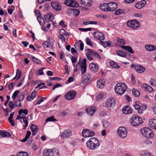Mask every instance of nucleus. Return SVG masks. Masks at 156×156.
<instances>
[{
  "instance_id": "28",
  "label": "nucleus",
  "mask_w": 156,
  "mask_h": 156,
  "mask_svg": "<svg viewBox=\"0 0 156 156\" xmlns=\"http://www.w3.org/2000/svg\"><path fill=\"white\" fill-rule=\"evenodd\" d=\"M36 91L35 90H34L32 92L31 94V96H30L29 95L27 96V100L28 101H31V99L33 100L34 99V98L36 96Z\"/></svg>"
},
{
  "instance_id": "18",
  "label": "nucleus",
  "mask_w": 156,
  "mask_h": 156,
  "mask_svg": "<svg viewBox=\"0 0 156 156\" xmlns=\"http://www.w3.org/2000/svg\"><path fill=\"white\" fill-rule=\"evenodd\" d=\"M89 67L91 70L94 73L97 72L98 69V67L97 64L93 62L89 65Z\"/></svg>"
},
{
  "instance_id": "47",
  "label": "nucleus",
  "mask_w": 156,
  "mask_h": 156,
  "mask_svg": "<svg viewBox=\"0 0 156 156\" xmlns=\"http://www.w3.org/2000/svg\"><path fill=\"white\" fill-rule=\"evenodd\" d=\"M110 64L112 67L113 68H120V66L113 61L111 62H110Z\"/></svg>"
},
{
  "instance_id": "54",
  "label": "nucleus",
  "mask_w": 156,
  "mask_h": 156,
  "mask_svg": "<svg viewBox=\"0 0 156 156\" xmlns=\"http://www.w3.org/2000/svg\"><path fill=\"white\" fill-rule=\"evenodd\" d=\"M150 84L153 86H156V81L154 79H151L150 80Z\"/></svg>"
},
{
  "instance_id": "32",
  "label": "nucleus",
  "mask_w": 156,
  "mask_h": 156,
  "mask_svg": "<svg viewBox=\"0 0 156 156\" xmlns=\"http://www.w3.org/2000/svg\"><path fill=\"white\" fill-rule=\"evenodd\" d=\"M121 47L127 51H128L130 53L132 54L134 53V52L133 51V49L132 48L129 46H122Z\"/></svg>"
},
{
  "instance_id": "41",
  "label": "nucleus",
  "mask_w": 156,
  "mask_h": 156,
  "mask_svg": "<svg viewBox=\"0 0 156 156\" xmlns=\"http://www.w3.org/2000/svg\"><path fill=\"white\" fill-rule=\"evenodd\" d=\"M133 94L136 97H138L140 96V93L139 91L135 88L133 89L132 90Z\"/></svg>"
},
{
  "instance_id": "2",
  "label": "nucleus",
  "mask_w": 156,
  "mask_h": 156,
  "mask_svg": "<svg viewBox=\"0 0 156 156\" xmlns=\"http://www.w3.org/2000/svg\"><path fill=\"white\" fill-rule=\"evenodd\" d=\"M127 88L126 85L124 83H117L115 87L116 93L121 95L126 91Z\"/></svg>"
},
{
  "instance_id": "48",
  "label": "nucleus",
  "mask_w": 156,
  "mask_h": 156,
  "mask_svg": "<svg viewBox=\"0 0 156 156\" xmlns=\"http://www.w3.org/2000/svg\"><path fill=\"white\" fill-rule=\"evenodd\" d=\"M17 156H28V154L27 152L20 151L17 153Z\"/></svg>"
},
{
  "instance_id": "27",
  "label": "nucleus",
  "mask_w": 156,
  "mask_h": 156,
  "mask_svg": "<svg viewBox=\"0 0 156 156\" xmlns=\"http://www.w3.org/2000/svg\"><path fill=\"white\" fill-rule=\"evenodd\" d=\"M145 48L149 51H152L156 50V47L154 45L147 44L145 45Z\"/></svg>"
},
{
  "instance_id": "43",
  "label": "nucleus",
  "mask_w": 156,
  "mask_h": 156,
  "mask_svg": "<svg viewBox=\"0 0 156 156\" xmlns=\"http://www.w3.org/2000/svg\"><path fill=\"white\" fill-rule=\"evenodd\" d=\"M45 83H41L40 84H38L35 88V89L38 88L39 90L45 88L47 87L46 86H42V85H44Z\"/></svg>"
},
{
  "instance_id": "49",
  "label": "nucleus",
  "mask_w": 156,
  "mask_h": 156,
  "mask_svg": "<svg viewBox=\"0 0 156 156\" xmlns=\"http://www.w3.org/2000/svg\"><path fill=\"white\" fill-rule=\"evenodd\" d=\"M71 10L73 11L74 14V15L76 16H77L79 15L80 11L79 9L74 8H72Z\"/></svg>"
},
{
  "instance_id": "25",
  "label": "nucleus",
  "mask_w": 156,
  "mask_h": 156,
  "mask_svg": "<svg viewBox=\"0 0 156 156\" xmlns=\"http://www.w3.org/2000/svg\"><path fill=\"white\" fill-rule=\"evenodd\" d=\"M91 77L90 75L86 73L83 76L82 82L83 83H87L90 80Z\"/></svg>"
},
{
  "instance_id": "58",
  "label": "nucleus",
  "mask_w": 156,
  "mask_h": 156,
  "mask_svg": "<svg viewBox=\"0 0 156 156\" xmlns=\"http://www.w3.org/2000/svg\"><path fill=\"white\" fill-rule=\"evenodd\" d=\"M87 56V59L89 60H92L93 58L91 57L90 56L91 55V54L89 53V51H88L86 53Z\"/></svg>"
},
{
  "instance_id": "53",
  "label": "nucleus",
  "mask_w": 156,
  "mask_h": 156,
  "mask_svg": "<svg viewBox=\"0 0 156 156\" xmlns=\"http://www.w3.org/2000/svg\"><path fill=\"white\" fill-rule=\"evenodd\" d=\"M91 42V41L88 37H87L86 38V42L87 45L90 46H92L93 45Z\"/></svg>"
},
{
  "instance_id": "8",
  "label": "nucleus",
  "mask_w": 156,
  "mask_h": 156,
  "mask_svg": "<svg viewBox=\"0 0 156 156\" xmlns=\"http://www.w3.org/2000/svg\"><path fill=\"white\" fill-rule=\"evenodd\" d=\"M95 135L94 131L87 129H83L82 132V135L84 137L93 136Z\"/></svg>"
},
{
  "instance_id": "50",
  "label": "nucleus",
  "mask_w": 156,
  "mask_h": 156,
  "mask_svg": "<svg viewBox=\"0 0 156 156\" xmlns=\"http://www.w3.org/2000/svg\"><path fill=\"white\" fill-rule=\"evenodd\" d=\"M21 71L19 69H17L16 70V76L18 77L17 78L16 80H18L20 78L21 75Z\"/></svg>"
},
{
  "instance_id": "63",
  "label": "nucleus",
  "mask_w": 156,
  "mask_h": 156,
  "mask_svg": "<svg viewBox=\"0 0 156 156\" xmlns=\"http://www.w3.org/2000/svg\"><path fill=\"white\" fill-rule=\"evenodd\" d=\"M9 22H7L6 23L4 24H3V27L4 29L5 30H8V27H7V25L9 24Z\"/></svg>"
},
{
  "instance_id": "12",
  "label": "nucleus",
  "mask_w": 156,
  "mask_h": 156,
  "mask_svg": "<svg viewBox=\"0 0 156 156\" xmlns=\"http://www.w3.org/2000/svg\"><path fill=\"white\" fill-rule=\"evenodd\" d=\"M122 113L125 114H130L133 112L132 109L128 105L124 106L122 109Z\"/></svg>"
},
{
  "instance_id": "46",
  "label": "nucleus",
  "mask_w": 156,
  "mask_h": 156,
  "mask_svg": "<svg viewBox=\"0 0 156 156\" xmlns=\"http://www.w3.org/2000/svg\"><path fill=\"white\" fill-rule=\"evenodd\" d=\"M142 156H153L151 154L146 151H143L141 152Z\"/></svg>"
},
{
  "instance_id": "19",
  "label": "nucleus",
  "mask_w": 156,
  "mask_h": 156,
  "mask_svg": "<svg viewBox=\"0 0 156 156\" xmlns=\"http://www.w3.org/2000/svg\"><path fill=\"white\" fill-rule=\"evenodd\" d=\"M149 124L150 127L156 130V119H149Z\"/></svg>"
},
{
  "instance_id": "55",
  "label": "nucleus",
  "mask_w": 156,
  "mask_h": 156,
  "mask_svg": "<svg viewBox=\"0 0 156 156\" xmlns=\"http://www.w3.org/2000/svg\"><path fill=\"white\" fill-rule=\"evenodd\" d=\"M104 96V94L103 93H100L97 96L96 98V100L97 101L99 100L100 99L102 98Z\"/></svg>"
},
{
  "instance_id": "52",
  "label": "nucleus",
  "mask_w": 156,
  "mask_h": 156,
  "mask_svg": "<svg viewBox=\"0 0 156 156\" xmlns=\"http://www.w3.org/2000/svg\"><path fill=\"white\" fill-rule=\"evenodd\" d=\"M19 93L20 91L19 90H17L14 92L12 96V98L13 100H14L16 98L17 94Z\"/></svg>"
},
{
  "instance_id": "3",
  "label": "nucleus",
  "mask_w": 156,
  "mask_h": 156,
  "mask_svg": "<svg viewBox=\"0 0 156 156\" xmlns=\"http://www.w3.org/2000/svg\"><path fill=\"white\" fill-rule=\"evenodd\" d=\"M140 131L142 135L147 138H152L154 136L153 132L149 127L142 128L141 129Z\"/></svg>"
},
{
  "instance_id": "1",
  "label": "nucleus",
  "mask_w": 156,
  "mask_h": 156,
  "mask_svg": "<svg viewBox=\"0 0 156 156\" xmlns=\"http://www.w3.org/2000/svg\"><path fill=\"white\" fill-rule=\"evenodd\" d=\"M87 147L90 149L94 150L97 148L100 145L98 139L95 137L90 138L86 143Z\"/></svg>"
},
{
  "instance_id": "24",
  "label": "nucleus",
  "mask_w": 156,
  "mask_h": 156,
  "mask_svg": "<svg viewBox=\"0 0 156 156\" xmlns=\"http://www.w3.org/2000/svg\"><path fill=\"white\" fill-rule=\"evenodd\" d=\"M135 70L139 73H142L144 72L145 70L144 67L139 65H136Z\"/></svg>"
},
{
  "instance_id": "34",
  "label": "nucleus",
  "mask_w": 156,
  "mask_h": 156,
  "mask_svg": "<svg viewBox=\"0 0 156 156\" xmlns=\"http://www.w3.org/2000/svg\"><path fill=\"white\" fill-rule=\"evenodd\" d=\"M143 87L146 90L148 91L149 92H151L153 91V88L148 84H144L143 85Z\"/></svg>"
},
{
  "instance_id": "56",
  "label": "nucleus",
  "mask_w": 156,
  "mask_h": 156,
  "mask_svg": "<svg viewBox=\"0 0 156 156\" xmlns=\"http://www.w3.org/2000/svg\"><path fill=\"white\" fill-rule=\"evenodd\" d=\"M58 38L61 40L62 42H65L66 38L63 35H59L58 37Z\"/></svg>"
},
{
  "instance_id": "33",
  "label": "nucleus",
  "mask_w": 156,
  "mask_h": 156,
  "mask_svg": "<svg viewBox=\"0 0 156 156\" xmlns=\"http://www.w3.org/2000/svg\"><path fill=\"white\" fill-rule=\"evenodd\" d=\"M1 135L3 137H10L11 136L10 134L8 132H5L2 130H0V136Z\"/></svg>"
},
{
  "instance_id": "42",
  "label": "nucleus",
  "mask_w": 156,
  "mask_h": 156,
  "mask_svg": "<svg viewBox=\"0 0 156 156\" xmlns=\"http://www.w3.org/2000/svg\"><path fill=\"white\" fill-rule=\"evenodd\" d=\"M116 53L117 55L122 57H125L126 56V54L124 52L122 51L118 50L116 51Z\"/></svg>"
},
{
  "instance_id": "60",
  "label": "nucleus",
  "mask_w": 156,
  "mask_h": 156,
  "mask_svg": "<svg viewBox=\"0 0 156 156\" xmlns=\"http://www.w3.org/2000/svg\"><path fill=\"white\" fill-rule=\"evenodd\" d=\"M23 122L25 123V125H23V127L24 129H26V127L28 126V122L27 120L26 119H25L23 120Z\"/></svg>"
},
{
  "instance_id": "30",
  "label": "nucleus",
  "mask_w": 156,
  "mask_h": 156,
  "mask_svg": "<svg viewBox=\"0 0 156 156\" xmlns=\"http://www.w3.org/2000/svg\"><path fill=\"white\" fill-rule=\"evenodd\" d=\"M53 150L52 149L45 150L43 152L44 156H51Z\"/></svg>"
},
{
  "instance_id": "39",
  "label": "nucleus",
  "mask_w": 156,
  "mask_h": 156,
  "mask_svg": "<svg viewBox=\"0 0 156 156\" xmlns=\"http://www.w3.org/2000/svg\"><path fill=\"white\" fill-rule=\"evenodd\" d=\"M24 98V96L23 94H21L20 95L19 98V99L17 100V102H19V104L17 105V106L18 108L22 107V105L21 104L20 101H23Z\"/></svg>"
},
{
  "instance_id": "14",
  "label": "nucleus",
  "mask_w": 156,
  "mask_h": 156,
  "mask_svg": "<svg viewBox=\"0 0 156 156\" xmlns=\"http://www.w3.org/2000/svg\"><path fill=\"white\" fill-rule=\"evenodd\" d=\"M71 135V132L69 130H65L62 132L61 135V138L63 139L68 138Z\"/></svg>"
},
{
  "instance_id": "13",
  "label": "nucleus",
  "mask_w": 156,
  "mask_h": 156,
  "mask_svg": "<svg viewBox=\"0 0 156 156\" xmlns=\"http://www.w3.org/2000/svg\"><path fill=\"white\" fill-rule=\"evenodd\" d=\"M96 110V109L94 107H88L85 109L86 113L88 115L91 116L94 115Z\"/></svg>"
},
{
  "instance_id": "38",
  "label": "nucleus",
  "mask_w": 156,
  "mask_h": 156,
  "mask_svg": "<svg viewBox=\"0 0 156 156\" xmlns=\"http://www.w3.org/2000/svg\"><path fill=\"white\" fill-rule=\"evenodd\" d=\"M79 3L76 1L71 0L69 7H76L79 6Z\"/></svg>"
},
{
  "instance_id": "40",
  "label": "nucleus",
  "mask_w": 156,
  "mask_h": 156,
  "mask_svg": "<svg viewBox=\"0 0 156 156\" xmlns=\"http://www.w3.org/2000/svg\"><path fill=\"white\" fill-rule=\"evenodd\" d=\"M44 18L47 22L51 21L53 18V16L52 15H46L44 16Z\"/></svg>"
},
{
  "instance_id": "22",
  "label": "nucleus",
  "mask_w": 156,
  "mask_h": 156,
  "mask_svg": "<svg viewBox=\"0 0 156 156\" xmlns=\"http://www.w3.org/2000/svg\"><path fill=\"white\" fill-rule=\"evenodd\" d=\"M109 4L105 3L102 4H101L99 6V8L102 10L104 11H109V8L108 6Z\"/></svg>"
},
{
  "instance_id": "15",
  "label": "nucleus",
  "mask_w": 156,
  "mask_h": 156,
  "mask_svg": "<svg viewBox=\"0 0 156 156\" xmlns=\"http://www.w3.org/2000/svg\"><path fill=\"white\" fill-rule=\"evenodd\" d=\"M109 11L110 12H112L115 10L117 8V5L115 2H112L108 3Z\"/></svg>"
},
{
  "instance_id": "11",
  "label": "nucleus",
  "mask_w": 156,
  "mask_h": 156,
  "mask_svg": "<svg viewBox=\"0 0 156 156\" xmlns=\"http://www.w3.org/2000/svg\"><path fill=\"white\" fill-rule=\"evenodd\" d=\"M81 72V74L85 73L87 70L86 60L85 58L83 59L80 64Z\"/></svg>"
},
{
  "instance_id": "21",
  "label": "nucleus",
  "mask_w": 156,
  "mask_h": 156,
  "mask_svg": "<svg viewBox=\"0 0 156 156\" xmlns=\"http://www.w3.org/2000/svg\"><path fill=\"white\" fill-rule=\"evenodd\" d=\"M80 4L87 7L91 6L92 5V1L91 0H80Z\"/></svg>"
},
{
  "instance_id": "16",
  "label": "nucleus",
  "mask_w": 156,
  "mask_h": 156,
  "mask_svg": "<svg viewBox=\"0 0 156 156\" xmlns=\"http://www.w3.org/2000/svg\"><path fill=\"white\" fill-rule=\"evenodd\" d=\"M146 4V1L144 0L137 2L135 5V6L136 9H140L143 7Z\"/></svg>"
},
{
  "instance_id": "10",
  "label": "nucleus",
  "mask_w": 156,
  "mask_h": 156,
  "mask_svg": "<svg viewBox=\"0 0 156 156\" xmlns=\"http://www.w3.org/2000/svg\"><path fill=\"white\" fill-rule=\"evenodd\" d=\"M93 34L94 37L98 40H103L105 39L104 34L101 32L95 31L93 33Z\"/></svg>"
},
{
  "instance_id": "26",
  "label": "nucleus",
  "mask_w": 156,
  "mask_h": 156,
  "mask_svg": "<svg viewBox=\"0 0 156 156\" xmlns=\"http://www.w3.org/2000/svg\"><path fill=\"white\" fill-rule=\"evenodd\" d=\"M35 14H37L38 16H37V20L38 21L40 24L42 25H43V23H41V21L40 20L42 19L43 21L44 22V19L43 18H42L41 17V14L40 12L37 10H36L35 11Z\"/></svg>"
},
{
  "instance_id": "35",
  "label": "nucleus",
  "mask_w": 156,
  "mask_h": 156,
  "mask_svg": "<svg viewBox=\"0 0 156 156\" xmlns=\"http://www.w3.org/2000/svg\"><path fill=\"white\" fill-rule=\"evenodd\" d=\"M42 45L44 48H51L52 47L51 44L48 41H45L43 42Z\"/></svg>"
},
{
  "instance_id": "57",
  "label": "nucleus",
  "mask_w": 156,
  "mask_h": 156,
  "mask_svg": "<svg viewBox=\"0 0 156 156\" xmlns=\"http://www.w3.org/2000/svg\"><path fill=\"white\" fill-rule=\"evenodd\" d=\"M51 156H59V154L58 151H54L53 150Z\"/></svg>"
},
{
  "instance_id": "45",
  "label": "nucleus",
  "mask_w": 156,
  "mask_h": 156,
  "mask_svg": "<svg viewBox=\"0 0 156 156\" xmlns=\"http://www.w3.org/2000/svg\"><path fill=\"white\" fill-rule=\"evenodd\" d=\"M22 113H23L26 115H27L28 114V111L27 109H21L18 112L19 115H21Z\"/></svg>"
},
{
  "instance_id": "6",
  "label": "nucleus",
  "mask_w": 156,
  "mask_h": 156,
  "mask_svg": "<svg viewBox=\"0 0 156 156\" xmlns=\"http://www.w3.org/2000/svg\"><path fill=\"white\" fill-rule=\"evenodd\" d=\"M127 26L132 28L133 29H136L139 26V22L136 20H133L128 21L127 23Z\"/></svg>"
},
{
  "instance_id": "51",
  "label": "nucleus",
  "mask_w": 156,
  "mask_h": 156,
  "mask_svg": "<svg viewBox=\"0 0 156 156\" xmlns=\"http://www.w3.org/2000/svg\"><path fill=\"white\" fill-rule=\"evenodd\" d=\"M57 121V120L55 119L53 116L48 117L46 119V122L54 121Z\"/></svg>"
},
{
  "instance_id": "31",
  "label": "nucleus",
  "mask_w": 156,
  "mask_h": 156,
  "mask_svg": "<svg viewBox=\"0 0 156 156\" xmlns=\"http://www.w3.org/2000/svg\"><path fill=\"white\" fill-rule=\"evenodd\" d=\"M100 43L105 48H106L110 46L111 45L112 43L111 41H100Z\"/></svg>"
},
{
  "instance_id": "23",
  "label": "nucleus",
  "mask_w": 156,
  "mask_h": 156,
  "mask_svg": "<svg viewBox=\"0 0 156 156\" xmlns=\"http://www.w3.org/2000/svg\"><path fill=\"white\" fill-rule=\"evenodd\" d=\"M87 50L89 51V53H90L92 56L100 59L101 58V57L98 54L96 51H95L93 50L90 49H87Z\"/></svg>"
},
{
  "instance_id": "4",
  "label": "nucleus",
  "mask_w": 156,
  "mask_h": 156,
  "mask_svg": "<svg viewBox=\"0 0 156 156\" xmlns=\"http://www.w3.org/2000/svg\"><path fill=\"white\" fill-rule=\"evenodd\" d=\"M130 123L132 126H136L143 123V121L141 118L137 115H133L130 120Z\"/></svg>"
},
{
  "instance_id": "36",
  "label": "nucleus",
  "mask_w": 156,
  "mask_h": 156,
  "mask_svg": "<svg viewBox=\"0 0 156 156\" xmlns=\"http://www.w3.org/2000/svg\"><path fill=\"white\" fill-rule=\"evenodd\" d=\"M28 56H30L31 57L33 61L35 63H36L37 64H40L41 63V61L38 59L36 58L34 56H32L30 54H28Z\"/></svg>"
},
{
  "instance_id": "20",
  "label": "nucleus",
  "mask_w": 156,
  "mask_h": 156,
  "mask_svg": "<svg viewBox=\"0 0 156 156\" xmlns=\"http://www.w3.org/2000/svg\"><path fill=\"white\" fill-rule=\"evenodd\" d=\"M30 128L32 132V135L34 136L37 133L38 128L37 126L33 124H32L30 126Z\"/></svg>"
},
{
  "instance_id": "59",
  "label": "nucleus",
  "mask_w": 156,
  "mask_h": 156,
  "mask_svg": "<svg viewBox=\"0 0 156 156\" xmlns=\"http://www.w3.org/2000/svg\"><path fill=\"white\" fill-rule=\"evenodd\" d=\"M9 107L12 109H14L15 108V105L11 101H10L9 103Z\"/></svg>"
},
{
  "instance_id": "61",
  "label": "nucleus",
  "mask_w": 156,
  "mask_h": 156,
  "mask_svg": "<svg viewBox=\"0 0 156 156\" xmlns=\"http://www.w3.org/2000/svg\"><path fill=\"white\" fill-rule=\"evenodd\" d=\"M59 24L63 28H65L67 27V25L64 24V21H60Z\"/></svg>"
},
{
  "instance_id": "5",
  "label": "nucleus",
  "mask_w": 156,
  "mask_h": 156,
  "mask_svg": "<svg viewBox=\"0 0 156 156\" xmlns=\"http://www.w3.org/2000/svg\"><path fill=\"white\" fill-rule=\"evenodd\" d=\"M117 132L119 136L122 138H125L127 136V130L124 127H119L117 129Z\"/></svg>"
},
{
  "instance_id": "37",
  "label": "nucleus",
  "mask_w": 156,
  "mask_h": 156,
  "mask_svg": "<svg viewBox=\"0 0 156 156\" xmlns=\"http://www.w3.org/2000/svg\"><path fill=\"white\" fill-rule=\"evenodd\" d=\"M126 12V10L123 9H119L115 11V15H119L122 13H125Z\"/></svg>"
},
{
  "instance_id": "44",
  "label": "nucleus",
  "mask_w": 156,
  "mask_h": 156,
  "mask_svg": "<svg viewBox=\"0 0 156 156\" xmlns=\"http://www.w3.org/2000/svg\"><path fill=\"white\" fill-rule=\"evenodd\" d=\"M117 42L119 44H125V42L122 38H120L119 37H117Z\"/></svg>"
},
{
  "instance_id": "62",
  "label": "nucleus",
  "mask_w": 156,
  "mask_h": 156,
  "mask_svg": "<svg viewBox=\"0 0 156 156\" xmlns=\"http://www.w3.org/2000/svg\"><path fill=\"white\" fill-rule=\"evenodd\" d=\"M91 28H80V30L83 32H86L88 31H91Z\"/></svg>"
},
{
  "instance_id": "29",
  "label": "nucleus",
  "mask_w": 156,
  "mask_h": 156,
  "mask_svg": "<svg viewBox=\"0 0 156 156\" xmlns=\"http://www.w3.org/2000/svg\"><path fill=\"white\" fill-rule=\"evenodd\" d=\"M105 86L104 81L103 80H98L97 82V86L98 88L102 89Z\"/></svg>"
},
{
  "instance_id": "17",
  "label": "nucleus",
  "mask_w": 156,
  "mask_h": 156,
  "mask_svg": "<svg viewBox=\"0 0 156 156\" xmlns=\"http://www.w3.org/2000/svg\"><path fill=\"white\" fill-rule=\"evenodd\" d=\"M52 8L56 10L60 11L61 10V6L58 3L54 2L51 3Z\"/></svg>"
},
{
  "instance_id": "7",
  "label": "nucleus",
  "mask_w": 156,
  "mask_h": 156,
  "mask_svg": "<svg viewBox=\"0 0 156 156\" xmlns=\"http://www.w3.org/2000/svg\"><path fill=\"white\" fill-rule=\"evenodd\" d=\"M76 95V92L73 90H72L66 93L65 95V98L67 100H71L74 99Z\"/></svg>"
},
{
  "instance_id": "64",
  "label": "nucleus",
  "mask_w": 156,
  "mask_h": 156,
  "mask_svg": "<svg viewBox=\"0 0 156 156\" xmlns=\"http://www.w3.org/2000/svg\"><path fill=\"white\" fill-rule=\"evenodd\" d=\"M106 113L104 111H101L99 114V116L100 117H103L106 115Z\"/></svg>"
},
{
  "instance_id": "9",
  "label": "nucleus",
  "mask_w": 156,
  "mask_h": 156,
  "mask_svg": "<svg viewBox=\"0 0 156 156\" xmlns=\"http://www.w3.org/2000/svg\"><path fill=\"white\" fill-rule=\"evenodd\" d=\"M116 102L114 98H110L107 100L106 105L107 108H113L115 105Z\"/></svg>"
}]
</instances>
